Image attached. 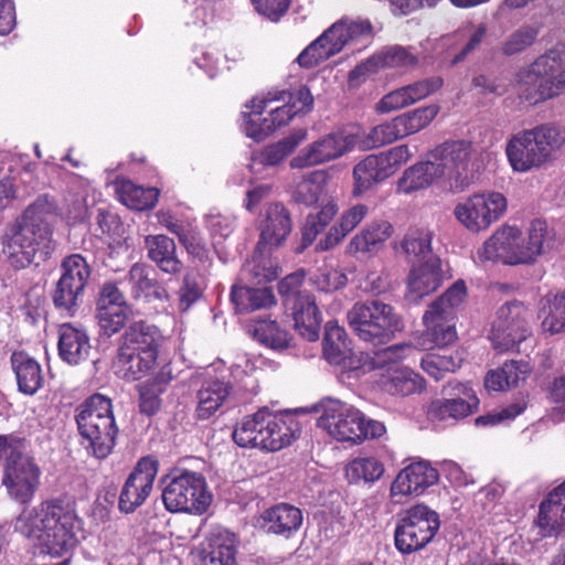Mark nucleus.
Masks as SVG:
<instances>
[{
    "label": "nucleus",
    "instance_id": "obj_1",
    "mask_svg": "<svg viewBox=\"0 0 565 565\" xmlns=\"http://www.w3.org/2000/svg\"><path fill=\"white\" fill-rule=\"evenodd\" d=\"M13 529L41 553L62 557L76 546L81 521L74 500L54 498L24 508L13 521Z\"/></svg>",
    "mask_w": 565,
    "mask_h": 565
},
{
    "label": "nucleus",
    "instance_id": "obj_2",
    "mask_svg": "<svg viewBox=\"0 0 565 565\" xmlns=\"http://www.w3.org/2000/svg\"><path fill=\"white\" fill-rule=\"evenodd\" d=\"M565 145V129L552 122L514 134L505 146L513 171L525 173L551 164Z\"/></svg>",
    "mask_w": 565,
    "mask_h": 565
},
{
    "label": "nucleus",
    "instance_id": "obj_3",
    "mask_svg": "<svg viewBox=\"0 0 565 565\" xmlns=\"http://www.w3.org/2000/svg\"><path fill=\"white\" fill-rule=\"evenodd\" d=\"M75 419L87 454L99 460L107 458L118 435L110 398L94 394L77 407Z\"/></svg>",
    "mask_w": 565,
    "mask_h": 565
},
{
    "label": "nucleus",
    "instance_id": "obj_4",
    "mask_svg": "<svg viewBox=\"0 0 565 565\" xmlns=\"http://www.w3.org/2000/svg\"><path fill=\"white\" fill-rule=\"evenodd\" d=\"M319 409L321 414L317 419L318 427L338 441L359 444L386 433L383 423L366 419L359 408L340 399H323Z\"/></svg>",
    "mask_w": 565,
    "mask_h": 565
},
{
    "label": "nucleus",
    "instance_id": "obj_5",
    "mask_svg": "<svg viewBox=\"0 0 565 565\" xmlns=\"http://www.w3.org/2000/svg\"><path fill=\"white\" fill-rule=\"evenodd\" d=\"M159 329L143 321L132 323L122 334L117 367L127 381L139 380L153 369L161 342Z\"/></svg>",
    "mask_w": 565,
    "mask_h": 565
},
{
    "label": "nucleus",
    "instance_id": "obj_6",
    "mask_svg": "<svg viewBox=\"0 0 565 565\" xmlns=\"http://www.w3.org/2000/svg\"><path fill=\"white\" fill-rule=\"evenodd\" d=\"M519 98L535 105L555 98L565 92V67L553 52L536 58L515 76Z\"/></svg>",
    "mask_w": 565,
    "mask_h": 565
},
{
    "label": "nucleus",
    "instance_id": "obj_7",
    "mask_svg": "<svg viewBox=\"0 0 565 565\" xmlns=\"http://www.w3.org/2000/svg\"><path fill=\"white\" fill-rule=\"evenodd\" d=\"M369 20H340L309 44L297 57L300 66L310 68L338 54L345 45L370 39Z\"/></svg>",
    "mask_w": 565,
    "mask_h": 565
},
{
    "label": "nucleus",
    "instance_id": "obj_8",
    "mask_svg": "<svg viewBox=\"0 0 565 565\" xmlns=\"http://www.w3.org/2000/svg\"><path fill=\"white\" fill-rule=\"evenodd\" d=\"M347 317L351 329L365 342L384 343L401 330L394 308L380 300L356 302Z\"/></svg>",
    "mask_w": 565,
    "mask_h": 565
},
{
    "label": "nucleus",
    "instance_id": "obj_9",
    "mask_svg": "<svg viewBox=\"0 0 565 565\" xmlns=\"http://www.w3.org/2000/svg\"><path fill=\"white\" fill-rule=\"evenodd\" d=\"M162 501L169 512L202 515L212 502V494L200 472L182 470L170 477L162 490Z\"/></svg>",
    "mask_w": 565,
    "mask_h": 565
},
{
    "label": "nucleus",
    "instance_id": "obj_10",
    "mask_svg": "<svg viewBox=\"0 0 565 565\" xmlns=\"http://www.w3.org/2000/svg\"><path fill=\"white\" fill-rule=\"evenodd\" d=\"M467 296L462 280L454 282L423 316L424 337L436 347H445L457 339L455 319Z\"/></svg>",
    "mask_w": 565,
    "mask_h": 565
},
{
    "label": "nucleus",
    "instance_id": "obj_11",
    "mask_svg": "<svg viewBox=\"0 0 565 565\" xmlns=\"http://www.w3.org/2000/svg\"><path fill=\"white\" fill-rule=\"evenodd\" d=\"M436 511L416 504L403 511L395 529V546L402 554H411L425 547L439 530Z\"/></svg>",
    "mask_w": 565,
    "mask_h": 565
},
{
    "label": "nucleus",
    "instance_id": "obj_12",
    "mask_svg": "<svg viewBox=\"0 0 565 565\" xmlns=\"http://www.w3.org/2000/svg\"><path fill=\"white\" fill-rule=\"evenodd\" d=\"M507 198L497 191H483L469 195L454 209L456 220L469 232L487 231L507 212Z\"/></svg>",
    "mask_w": 565,
    "mask_h": 565
},
{
    "label": "nucleus",
    "instance_id": "obj_13",
    "mask_svg": "<svg viewBox=\"0 0 565 565\" xmlns=\"http://www.w3.org/2000/svg\"><path fill=\"white\" fill-rule=\"evenodd\" d=\"M360 129L343 127L332 130L306 146L290 161L291 168L303 169L335 160L356 148Z\"/></svg>",
    "mask_w": 565,
    "mask_h": 565
},
{
    "label": "nucleus",
    "instance_id": "obj_14",
    "mask_svg": "<svg viewBox=\"0 0 565 565\" xmlns=\"http://www.w3.org/2000/svg\"><path fill=\"white\" fill-rule=\"evenodd\" d=\"M407 145H399L376 154H370L353 169L354 194L360 195L393 175L411 158Z\"/></svg>",
    "mask_w": 565,
    "mask_h": 565
},
{
    "label": "nucleus",
    "instance_id": "obj_15",
    "mask_svg": "<svg viewBox=\"0 0 565 565\" xmlns=\"http://www.w3.org/2000/svg\"><path fill=\"white\" fill-rule=\"evenodd\" d=\"M530 311L523 302L508 301L495 312L490 331V340L494 349L509 351L526 339L530 333Z\"/></svg>",
    "mask_w": 565,
    "mask_h": 565
},
{
    "label": "nucleus",
    "instance_id": "obj_16",
    "mask_svg": "<svg viewBox=\"0 0 565 565\" xmlns=\"http://www.w3.org/2000/svg\"><path fill=\"white\" fill-rule=\"evenodd\" d=\"M41 469L22 451H11L3 470L2 484L8 495L20 504L30 503L40 486Z\"/></svg>",
    "mask_w": 565,
    "mask_h": 565
},
{
    "label": "nucleus",
    "instance_id": "obj_17",
    "mask_svg": "<svg viewBox=\"0 0 565 565\" xmlns=\"http://www.w3.org/2000/svg\"><path fill=\"white\" fill-rule=\"evenodd\" d=\"M50 248L51 241L46 238L45 230L36 232L32 226L17 221L4 235L2 250L15 267H25L33 262L38 252L46 254Z\"/></svg>",
    "mask_w": 565,
    "mask_h": 565
},
{
    "label": "nucleus",
    "instance_id": "obj_18",
    "mask_svg": "<svg viewBox=\"0 0 565 565\" xmlns=\"http://www.w3.org/2000/svg\"><path fill=\"white\" fill-rule=\"evenodd\" d=\"M61 270L53 302L57 308L71 311L78 303L90 276V268L83 256L74 254L63 260Z\"/></svg>",
    "mask_w": 565,
    "mask_h": 565
},
{
    "label": "nucleus",
    "instance_id": "obj_19",
    "mask_svg": "<svg viewBox=\"0 0 565 565\" xmlns=\"http://www.w3.org/2000/svg\"><path fill=\"white\" fill-rule=\"evenodd\" d=\"M472 145L466 140L447 141L428 153L440 178L455 180L460 184L468 182Z\"/></svg>",
    "mask_w": 565,
    "mask_h": 565
},
{
    "label": "nucleus",
    "instance_id": "obj_20",
    "mask_svg": "<svg viewBox=\"0 0 565 565\" xmlns=\"http://www.w3.org/2000/svg\"><path fill=\"white\" fill-rule=\"evenodd\" d=\"M158 473V461L152 457L141 458L126 479L118 501L124 513H132L150 495Z\"/></svg>",
    "mask_w": 565,
    "mask_h": 565
},
{
    "label": "nucleus",
    "instance_id": "obj_21",
    "mask_svg": "<svg viewBox=\"0 0 565 565\" xmlns=\"http://www.w3.org/2000/svg\"><path fill=\"white\" fill-rule=\"evenodd\" d=\"M445 398L431 404L430 416L438 420H458L475 413L479 398L469 383H449L444 388Z\"/></svg>",
    "mask_w": 565,
    "mask_h": 565
},
{
    "label": "nucleus",
    "instance_id": "obj_22",
    "mask_svg": "<svg viewBox=\"0 0 565 565\" xmlns=\"http://www.w3.org/2000/svg\"><path fill=\"white\" fill-rule=\"evenodd\" d=\"M130 309L116 284L106 282L99 294L96 319L104 334L111 337L127 322Z\"/></svg>",
    "mask_w": 565,
    "mask_h": 565
},
{
    "label": "nucleus",
    "instance_id": "obj_23",
    "mask_svg": "<svg viewBox=\"0 0 565 565\" xmlns=\"http://www.w3.org/2000/svg\"><path fill=\"white\" fill-rule=\"evenodd\" d=\"M259 248L276 250L281 247L292 231V221L287 207L273 202L265 207L258 222Z\"/></svg>",
    "mask_w": 565,
    "mask_h": 565
},
{
    "label": "nucleus",
    "instance_id": "obj_24",
    "mask_svg": "<svg viewBox=\"0 0 565 565\" xmlns=\"http://www.w3.org/2000/svg\"><path fill=\"white\" fill-rule=\"evenodd\" d=\"M438 480V468L426 460H417L397 473L391 484V495H419Z\"/></svg>",
    "mask_w": 565,
    "mask_h": 565
},
{
    "label": "nucleus",
    "instance_id": "obj_25",
    "mask_svg": "<svg viewBox=\"0 0 565 565\" xmlns=\"http://www.w3.org/2000/svg\"><path fill=\"white\" fill-rule=\"evenodd\" d=\"M443 85L440 77H430L402 86L385 94L375 105V111L384 115L408 107L430 94Z\"/></svg>",
    "mask_w": 565,
    "mask_h": 565
},
{
    "label": "nucleus",
    "instance_id": "obj_26",
    "mask_svg": "<svg viewBox=\"0 0 565 565\" xmlns=\"http://www.w3.org/2000/svg\"><path fill=\"white\" fill-rule=\"evenodd\" d=\"M516 226L503 225L499 227L477 250V259L484 262H502L507 265H516L521 260L527 259V253L512 250L515 244Z\"/></svg>",
    "mask_w": 565,
    "mask_h": 565
},
{
    "label": "nucleus",
    "instance_id": "obj_27",
    "mask_svg": "<svg viewBox=\"0 0 565 565\" xmlns=\"http://www.w3.org/2000/svg\"><path fill=\"white\" fill-rule=\"evenodd\" d=\"M417 56L402 46H391L373 55L365 62L355 66L349 74L352 84H359L361 79L376 73L382 67L406 68L417 64Z\"/></svg>",
    "mask_w": 565,
    "mask_h": 565
},
{
    "label": "nucleus",
    "instance_id": "obj_28",
    "mask_svg": "<svg viewBox=\"0 0 565 565\" xmlns=\"http://www.w3.org/2000/svg\"><path fill=\"white\" fill-rule=\"evenodd\" d=\"M443 279L440 258L430 256L427 260L411 269L407 279V297L413 301H418L436 291Z\"/></svg>",
    "mask_w": 565,
    "mask_h": 565
},
{
    "label": "nucleus",
    "instance_id": "obj_29",
    "mask_svg": "<svg viewBox=\"0 0 565 565\" xmlns=\"http://www.w3.org/2000/svg\"><path fill=\"white\" fill-rule=\"evenodd\" d=\"M393 225L387 221H375L358 232L345 246L348 255L373 257L393 235Z\"/></svg>",
    "mask_w": 565,
    "mask_h": 565
},
{
    "label": "nucleus",
    "instance_id": "obj_30",
    "mask_svg": "<svg viewBox=\"0 0 565 565\" xmlns=\"http://www.w3.org/2000/svg\"><path fill=\"white\" fill-rule=\"evenodd\" d=\"M303 521L302 511L288 503H279L265 510L257 519V524L267 533L291 536Z\"/></svg>",
    "mask_w": 565,
    "mask_h": 565
},
{
    "label": "nucleus",
    "instance_id": "obj_31",
    "mask_svg": "<svg viewBox=\"0 0 565 565\" xmlns=\"http://www.w3.org/2000/svg\"><path fill=\"white\" fill-rule=\"evenodd\" d=\"M294 327L300 337L308 341H317L320 333L322 317L311 294H300L290 306Z\"/></svg>",
    "mask_w": 565,
    "mask_h": 565
},
{
    "label": "nucleus",
    "instance_id": "obj_32",
    "mask_svg": "<svg viewBox=\"0 0 565 565\" xmlns=\"http://www.w3.org/2000/svg\"><path fill=\"white\" fill-rule=\"evenodd\" d=\"M536 525L543 536L565 531V481L541 502Z\"/></svg>",
    "mask_w": 565,
    "mask_h": 565
},
{
    "label": "nucleus",
    "instance_id": "obj_33",
    "mask_svg": "<svg viewBox=\"0 0 565 565\" xmlns=\"http://www.w3.org/2000/svg\"><path fill=\"white\" fill-rule=\"evenodd\" d=\"M274 102H285L284 92H268L266 95L254 97L246 108L249 111L243 113L242 128L245 135L255 140L260 141L271 134L266 117H262L263 111Z\"/></svg>",
    "mask_w": 565,
    "mask_h": 565
},
{
    "label": "nucleus",
    "instance_id": "obj_34",
    "mask_svg": "<svg viewBox=\"0 0 565 565\" xmlns=\"http://www.w3.org/2000/svg\"><path fill=\"white\" fill-rule=\"evenodd\" d=\"M233 385L225 375L207 379L198 391L196 415L207 419L215 414L232 396Z\"/></svg>",
    "mask_w": 565,
    "mask_h": 565
},
{
    "label": "nucleus",
    "instance_id": "obj_35",
    "mask_svg": "<svg viewBox=\"0 0 565 565\" xmlns=\"http://www.w3.org/2000/svg\"><path fill=\"white\" fill-rule=\"evenodd\" d=\"M273 252L256 245L250 259L246 260L239 274L241 284L262 285L275 280L279 275V266Z\"/></svg>",
    "mask_w": 565,
    "mask_h": 565
},
{
    "label": "nucleus",
    "instance_id": "obj_36",
    "mask_svg": "<svg viewBox=\"0 0 565 565\" xmlns=\"http://www.w3.org/2000/svg\"><path fill=\"white\" fill-rule=\"evenodd\" d=\"M58 355L61 359L76 365L88 358L90 343L87 332L72 323H63L58 329Z\"/></svg>",
    "mask_w": 565,
    "mask_h": 565
},
{
    "label": "nucleus",
    "instance_id": "obj_37",
    "mask_svg": "<svg viewBox=\"0 0 565 565\" xmlns=\"http://www.w3.org/2000/svg\"><path fill=\"white\" fill-rule=\"evenodd\" d=\"M267 424L263 449L266 451H278L289 446L299 431L297 420L289 415H277L268 411Z\"/></svg>",
    "mask_w": 565,
    "mask_h": 565
},
{
    "label": "nucleus",
    "instance_id": "obj_38",
    "mask_svg": "<svg viewBox=\"0 0 565 565\" xmlns=\"http://www.w3.org/2000/svg\"><path fill=\"white\" fill-rule=\"evenodd\" d=\"M236 547L233 533L222 527L212 530L206 539L202 565H236Z\"/></svg>",
    "mask_w": 565,
    "mask_h": 565
},
{
    "label": "nucleus",
    "instance_id": "obj_39",
    "mask_svg": "<svg viewBox=\"0 0 565 565\" xmlns=\"http://www.w3.org/2000/svg\"><path fill=\"white\" fill-rule=\"evenodd\" d=\"M515 244L512 245V250L516 254L519 252L527 253V259L516 263V265H529L535 262L539 255H541L545 246L548 245L551 239V232L546 222L541 220H534L526 233L523 235L516 227Z\"/></svg>",
    "mask_w": 565,
    "mask_h": 565
},
{
    "label": "nucleus",
    "instance_id": "obj_40",
    "mask_svg": "<svg viewBox=\"0 0 565 565\" xmlns=\"http://www.w3.org/2000/svg\"><path fill=\"white\" fill-rule=\"evenodd\" d=\"M151 269L142 263H136L131 266L127 275V282L130 287L131 296L136 300H168L167 290L161 287L151 276Z\"/></svg>",
    "mask_w": 565,
    "mask_h": 565
},
{
    "label": "nucleus",
    "instance_id": "obj_41",
    "mask_svg": "<svg viewBox=\"0 0 565 565\" xmlns=\"http://www.w3.org/2000/svg\"><path fill=\"white\" fill-rule=\"evenodd\" d=\"M148 258L167 274L181 271L182 263L177 257V246L172 238L159 234L148 235L145 238Z\"/></svg>",
    "mask_w": 565,
    "mask_h": 565
},
{
    "label": "nucleus",
    "instance_id": "obj_42",
    "mask_svg": "<svg viewBox=\"0 0 565 565\" xmlns=\"http://www.w3.org/2000/svg\"><path fill=\"white\" fill-rule=\"evenodd\" d=\"M367 212L369 209L364 204H356L344 211L326 236L318 242L316 250L327 252L338 246L365 218Z\"/></svg>",
    "mask_w": 565,
    "mask_h": 565
},
{
    "label": "nucleus",
    "instance_id": "obj_43",
    "mask_svg": "<svg viewBox=\"0 0 565 565\" xmlns=\"http://www.w3.org/2000/svg\"><path fill=\"white\" fill-rule=\"evenodd\" d=\"M405 347L392 345L380 351H374L371 355L364 352H353L348 354L347 359L340 365L350 372H369L375 369L384 367L385 364L394 363L402 359Z\"/></svg>",
    "mask_w": 565,
    "mask_h": 565
},
{
    "label": "nucleus",
    "instance_id": "obj_44",
    "mask_svg": "<svg viewBox=\"0 0 565 565\" xmlns=\"http://www.w3.org/2000/svg\"><path fill=\"white\" fill-rule=\"evenodd\" d=\"M267 408L244 416L233 430V439L235 444L243 448L263 449V440L265 437V427L267 424Z\"/></svg>",
    "mask_w": 565,
    "mask_h": 565
},
{
    "label": "nucleus",
    "instance_id": "obj_45",
    "mask_svg": "<svg viewBox=\"0 0 565 565\" xmlns=\"http://www.w3.org/2000/svg\"><path fill=\"white\" fill-rule=\"evenodd\" d=\"M11 366L20 392L33 395L40 390L43 376L41 366L35 359L24 352H14L11 355Z\"/></svg>",
    "mask_w": 565,
    "mask_h": 565
},
{
    "label": "nucleus",
    "instance_id": "obj_46",
    "mask_svg": "<svg viewBox=\"0 0 565 565\" xmlns=\"http://www.w3.org/2000/svg\"><path fill=\"white\" fill-rule=\"evenodd\" d=\"M486 33V24L481 23L476 26L472 22H466L454 33L446 34L436 40V44L438 49L448 50L455 44L456 41L461 40L469 34L468 42L463 45L459 53L455 54L451 61V63L455 64L462 61L468 54L473 52L483 41Z\"/></svg>",
    "mask_w": 565,
    "mask_h": 565
},
{
    "label": "nucleus",
    "instance_id": "obj_47",
    "mask_svg": "<svg viewBox=\"0 0 565 565\" xmlns=\"http://www.w3.org/2000/svg\"><path fill=\"white\" fill-rule=\"evenodd\" d=\"M306 138V131L300 130L297 134L285 138L277 143L266 147L259 153L253 156L250 171L260 172L263 167H274L281 162L294 149Z\"/></svg>",
    "mask_w": 565,
    "mask_h": 565
},
{
    "label": "nucleus",
    "instance_id": "obj_48",
    "mask_svg": "<svg viewBox=\"0 0 565 565\" xmlns=\"http://www.w3.org/2000/svg\"><path fill=\"white\" fill-rule=\"evenodd\" d=\"M383 390L392 395H411L425 387L423 377L407 367H388L382 380Z\"/></svg>",
    "mask_w": 565,
    "mask_h": 565
},
{
    "label": "nucleus",
    "instance_id": "obj_49",
    "mask_svg": "<svg viewBox=\"0 0 565 565\" xmlns=\"http://www.w3.org/2000/svg\"><path fill=\"white\" fill-rule=\"evenodd\" d=\"M248 285L236 284L232 287L231 299L238 311H254L275 303V296L270 288H254Z\"/></svg>",
    "mask_w": 565,
    "mask_h": 565
},
{
    "label": "nucleus",
    "instance_id": "obj_50",
    "mask_svg": "<svg viewBox=\"0 0 565 565\" xmlns=\"http://www.w3.org/2000/svg\"><path fill=\"white\" fill-rule=\"evenodd\" d=\"M115 188L119 201L131 210H149L158 201L159 191L157 188L139 186L129 180H118Z\"/></svg>",
    "mask_w": 565,
    "mask_h": 565
},
{
    "label": "nucleus",
    "instance_id": "obj_51",
    "mask_svg": "<svg viewBox=\"0 0 565 565\" xmlns=\"http://www.w3.org/2000/svg\"><path fill=\"white\" fill-rule=\"evenodd\" d=\"M529 372L527 363L510 361L497 370L489 371L484 379V386L488 391L501 392L524 381Z\"/></svg>",
    "mask_w": 565,
    "mask_h": 565
},
{
    "label": "nucleus",
    "instance_id": "obj_52",
    "mask_svg": "<svg viewBox=\"0 0 565 565\" xmlns=\"http://www.w3.org/2000/svg\"><path fill=\"white\" fill-rule=\"evenodd\" d=\"M440 179L430 158L407 168L397 182V191L404 194L423 190Z\"/></svg>",
    "mask_w": 565,
    "mask_h": 565
},
{
    "label": "nucleus",
    "instance_id": "obj_53",
    "mask_svg": "<svg viewBox=\"0 0 565 565\" xmlns=\"http://www.w3.org/2000/svg\"><path fill=\"white\" fill-rule=\"evenodd\" d=\"M542 329L550 334L565 332V289L543 299Z\"/></svg>",
    "mask_w": 565,
    "mask_h": 565
},
{
    "label": "nucleus",
    "instance_id": "obj_54",
    "mask_svg": "<svg viewBox=\"0 0 565 565\" xmlns=\"http://www.w3.org/2000/svg\"><path fill=\"white\" fill-rule=\"evenodd\" d=\"M347 332L335 321H328L323 338V355L330 364H341L351 351Z\"/></svg>",
    "mask_w": 565,
    "mask_h": 565
},
{
    "label": "nucleus",
    "instance_id": "obj_55",
    "mask_svg": "<svg viewBox=\"0 0 565 565\" xmlns=\"http://www.w3.org/2000/svg\"><path fill=\"white\" fill-rule=\"evenodd\" d=\"M433 232L425 227L409 228L401 241V249L409 260L420 263L431 255Z\"/></svg>",
    "mask_w": 565,
    "mask_h": 565
},
{
    "label": "nucleus",
    "instance_id": "obj_56",
    "mask_svg": "<svg viewBox=\"0 0 565 565\" xmlns=\"http://www.w3.org/2000/svg\"><path fill=\"white\" fill-rule=\"evenodd\" d=\"M403 134L397 117L373 127L369 132L360 130L359 143L356 147L363 150L379 148L402 139Z\"/></svg>",
    "mask_w": 565,
    "mask_h": 565
},
{
    "label": "nucleus",
    "instance_id": "obj_57",
    "mask_svg": "<svg viewBox=\"0 0 565 565\" xmlns=\"http://www.w3.org/2000/svg\"><path fill=\"white\" fill-rule=\"evenodd\" d=\"M326 174L322 171H315L305 177L296 185L294 199L305 205H315L319 202H327Z\"/></svg>",
    "mask_w": 565,
    "mask_h": 565
},
{
    "label": "nucleus",
    "instance_id": "obj_58",
    "mask_svg": "<svg viewBox=\"0 0 565 565\" xmlns=\"http://www.w3.org/2000/svg\"><path fill=\"white\" fill-rule=\"evenodd\" d=\"M157 220L170 233L178 236L180 243L188 249L189 253L196 256L204 255V248L200 245L196 233L185 227L178 218L174 217L169 211L160 210L157 212Z\"/></svg>",
    "mask_w": 565,
    "mask_h": 565
},
{
    "label": "nucleus",
    "instance_id": "obj_59",
    "mask_svg": "<svg viewBox=\"0 0 565 565\" xmlns=\"http://www.w3.org/2000/svg\"><path fill=\"white\" fill-rule=\"evenodd\" d=\"M338 212V205L333 200H327L322 203L319 212L311 213L307 216L302 228V248H306L317 238L333 220Z\"/></svg>",
    "mask_w": 565,
    "mask_h": 565
},
{
    "label": "nucleus",
    "instance_id": "obj_60",
    "mask_svg": "<svg viewBox=\"0 0 565 565\" xmlns=\"http://www.w3.org/2000/svg\"><path fill=\"white\" fill-rule=\"evenodd\" d=\"M384 473L383 463L375 457H358L345 467V476L350 482L371 483Z\"/></svg>",
    "mask_w": 565,
    "mask_h": 565
},
{
    "label": "nucleus",
    "instance_id": "obj_61",
    "mask_svg": "<svg viewBox=\"0 0 565 565\" xmlns=\"http://www.w3.org/2000/svg\"><path fill=\"white\" fill-rule=\"evenodd\" d=\"M439 110L438 105L431 104L396 116L403 137L414 135L425 129L436 118Z\"/></svg>",
    "mask_w": 565,
    "mask_h": 565
},
{
    "label": "nucleus",
    "instance_id": "obj_62",
    "mask_svg": "<svg viewBox=\"0 0 565 565\" xmlns=\"http://www.w3.org/2000/svg\"><path fill=\"white\" fill-rule=\"evenodd\" d=\"M54 206L46 196L38 198L28 206L23 215L17 221L23 225H30L36 232L43 228L46 232V238L51 241L52 232L49 225V218L53 214Z\"/></svg>",
    "mask_w": 565,
    "mask_h": 565
},
{
    "label": "nucleus",
    "instance_id": "obj_63",
    "mask_svg": "<svg viewBox=\"0 0 565 565\" xmlns=\"http://www.w3.org/2000/svg\"><path fill=\"white\" fill-rule=\"evenodd\" d=\"M463 356L459 352L449 354L428 353L420 362L422 369L436 381L440 380L446 373L455 372L460 367Z\"/></svg>",
    "mask_w": 565,
    "mask_h": 565
},
{
    "label": "nucleus",
    "instance_id": "obj_64",
    "mask_svg": "<svg viewBox=\"0 0 565 565\" xmlns=\"http://www.w3.org/2000/svg\"><path fill=\"white\" fill-rule=\"evenodd\" d=\"M254 337L260 343L274 350L286 349L291 340L289 333L280 329L276 321H257L254 327Z\"/></svg>",
    "mask_w": 565,
    "mask_h": 565
}]
</instances>
